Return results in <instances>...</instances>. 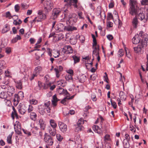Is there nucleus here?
Here are the masks:
<instances>
[{
  "instance_id": "nucleus-1",
  "label": "nucleus",
  "mask_w": 148,
  "mask_h": 148,
  "mask_svg": "<svg viewBox=\"0 0 148 148\" xmlns=\"http://www.w3.org/2000/svg\"><path fill=\"white\" fill-rule=\"evenodd\" d=\"M147 39L145 38L141 41L140 43L136 47H134V49L136 53H139L141 52L143 49L146 47L147 45Z\"/></svg>"
},
{
  "instance_id": "nucleus-2",
  "label": "nucleus",
  "mask_w": 148,
  "mask_h": 148,
  "mask_svg": "<svg viewBox=\"0 0 148 148\" xmlns=\"http://www.w3.org/2000/svg\"><path fill=\"white\" fill-rule=\"evenodd\" d=\"M73 52V50L71 47L69 45H66L62 49L61 53L62 55H64L65 53L70 54Z\"/></svg>"
},
{
  "instance_id": "nucleus-3",
  "label": "nucleus",
  "mask_w": 148,
  "mask_h": 148,
  "mask_svg": "<svg viewBox=\"0 0 148 148\" xmlns=\"http://www.w3.org/2000/svg\"><path fill=\"white\" fill-rule=\"evenodd\" d=\"M44 136V141L46 143H48L49 145H52L53 143V140L52 138L50 136L48 135L46 133L45 134Z\"/></svg>"
},
{
  "instance_id": "nucleus-4",
  "label": "nucleus",
  "mask_w": 148,
  "mask_h": 148,
  "mask_svg": "<svg viewBox=\"0 0 148 148\" xmlns=\"http://www.w3.org/2000/svg\"><path fill=\"white\" fill-rule=\"evenodd\" d=\"M129 10L130 14L132 15H136L137 14V9L135 8V6L133 3L130 5Z\"/></svg>"
},
{
  "instance_id": "nucleus-5",
  "label": "nucleus",
  "mask_w": 148,
  "mask_h": 148,
  "mask_svg": "<svg viewBox=\"0 0 148 148\" xmlns=\"http://www.w3.org/2000/svg\"><path fill=\"white\" fill-rule=\"evenodd\" d=\"M18 111L21 114H24L26 112L27 110V107L25 105L20 104L18 107Z\"/></svg>"
},
{
  "instance_id": "nucleus-6",
  "label": "nucleus",
  "mask_w": 148,
  "mask_h": 148,
  "mask_svg": "<svg viewBox=\"0 0 148 148\" xmlns=\"http://www.w3.org/2000/svg\"><path fill=\"white\" fill-rule=\"evenodd\" d=\"M58 125L60 130L63 132H66L67 130V127L66 125L64 123L59 122Z\"/></svg>"
},
{
  "instance_id": "nucleus-7",
  "label": "nucleus",
  "mask_w": 148,
  "mask_h": 148,
  "mask_svg": "<svg viewBox=\"0 0 148 148\" xmlns=\"http://www.w3.org/2000/svg\"><path fill=\"white\" fill-rule=\"evenodd\" d=\"M14 129L15 132L18 134H21V127L20 123H18L17 124H14Z\"/></svg>"
},
{
  "instance_id": "nucleus-8",
  "label": "nucleus",
  "mask_w": 148,
  "mask_h": 148,
  "mask_svg": "<svg viewBox=\"0 0 148 148\" xmlns=\"http://www.w3.org/2000/svg\"><path fill=\"white\" fill-rule=\"evenodd\" d=\"M141 38L140 37L138 34L135 35L134 37L132 39V42L133 44H137L138 43L140 42Z\"/></svg>"
},
{
  "instance_id": "nucleus-9",
  "label": "nucleus",
  "mask_w": 148,
  "mask_h": 148,
  "mask_svg": "<svg viewBox=\"0 0 148 148\" xmlns=\"http://www.w3.org/2000/svg\"><path fill=\"white\" fill-rule=\"evenodd\" d=\"M63 69V68L61 66H56L54 69L55 71L56 72V76L57 77H59L60 76V75L59 73Z\"/></svg>"
},
{
  "instance_id": "nucleus-10",
  "label": "nucleus",
  "mask_w": 148,
  "mask_h": 148,
  "mask_svg": "<svg viewBox=\"0 0 148 148\" xmlns=\"http://www.w3.org/2000/svg\"><path fill=\"white\" fill-rule=\"evenodd\" d=\"M7 92V94L10 96L12 95L13 94L15 90L14 88L12 86L8 87L7 90H5Z\"/></svg>"
},
{
  "instance_id": "nucleus-11",
  "label": "nucleus",
  "mask_w": 148,
  "mask_h": 148,
  "mask_svg": "<svg viewBox=\"0 0 148 148\" xmlns=\"http://www.w3.org/2000/svg\"><path fill=\"white\" fill-rule=\"evenodd\" d=\"M48 130L50 135L54 136L56 134V128L51 127L49 126L48 127Z\"/></svg>"
},
{
  "instance_id": "nucleus-12",
  "label": "nucleus",
  "mask_w": 148,
  "mask_h": 148,
  "mask_svg": "<svg viewBox=\"0 0 148 148\" xmlns=\"http://www.w3.org/2000/svg\"><path fill=\"white\" fill-rule=\"evenodd\" d=\"M57 91L59 94L66 95V96L69 95V94L67 90H65L63 88H59Z\"/></svg>"
},
{
  "instance_id": "nucleus-13",
  "label": "nucleus",
  "mask_w": 148,
  "mask_h": 148,
  "mask_svg": "<svg viewBox=\"0 0 148 148\" xmlns=\"http://www.w3.org/2000/svg\"><path fill=\"white\" fill-rule=\"evenodd\" d=\"M93 47L94 50L93 51L92 56L95 55V56H97L99 54V46H97V45L94 46H93Z\"/></svg>"
},
{
  "instance_id": "nucleus-14",
  "label": "nucleus",
  "mask_w": 148,
  "mask_h": 148,
  "mask_svg": "<svg viewBox=\"0 0 148 148\" xmlns=\"http://www.w3.org/2000/svg\"><path fill=\"white\" fill-rule=\"evenodd\" d=\"M60 12V10L59 9L57 8L54 9L52 14L54 18H56Z\"/></svg>"
},
{
  "instance_id": "nucleus-15",
  "label": "nucleus",
  "mask_w": 148,
  "mask_h": 148,
  "mask_svg": "<svg viewBox=\"0 0 148 148\" xmlns=\"http://www.w3.org/2000/svg\"><path fill=\"white\" fill-rule=\"evenodd\" d=\"M39 112L41 115H43L45 112V108L44 106L40 105L39 106Z\"/></svg>"
},
{
  "instance_id": "nucleus-16",
  "label": "nucleus",
  "mask_w": 148,
  "mask_h": 148,
  "mask_svg": "<svg viewBox=\"0 0 148 148\" xmlns=\"http://www.w3.org/2000/svg\"><path fill=\"white\" fill-rule=\"evenodd\" d=\"M138 18L141 21L143 20L144 22H146L147 21L146 18H145V15L143 13H140L138 16Z\"/></svg>"
},
{
  "instance_id": "nucleus-17",
  "label": "nucleus",
  "mask_w": 148,
  "mask_h": 148,
  "mask_svg": "<svg viewBox=\"0 0 148 148\" xmlns=\"http://www.w3.org/2000/svg\"><path fill=\"white\" fill-rule=\"evenodd\" d=\"M58 101V99L57 98L56 95L53 96V99L52 100V103L53 106H56L57 105V103Z\"/></svg>"
},
{
  "instance_id": "nucleus-18",
  "label": "nucleus",
  "mask_w": 148,
  "mask_h": 148,
  "mask_svg": "<svg viewBox=\"0 0 148 148\" xmlns=\"http://www.w3.org/2000/svg\"><path fill=\"white\" fill-rule=\"evenodd\" d=\"M47 6H45V11H50L53 8L52 4H51V3L49 2H47Z\"/></svg>"
},
{
  "instance_id": "nucleus-19",
  "label": "nucleus",
  "mask_w": 148,
  "mask_h": 148,
  "mask_svg": "<svg viewBox=\"0 0 148 148\" xmlns=\"http://www.w3.org/2000/svg\"><path fill=\"white\" fill-rule=\"evenodd\" d=\"M59 27L58 29H57L58 30V32H63L65 30V26H64V25L60 23L58 25V27Z\"/></svg>"
},
{
  "instance_id": "nucleus-20",
  "label": "nucleus",
  "mask_w": 148,
  "mask_h": 148,
  "mask_svg": "<svg viewBox=\"0 0 148 148\" xmlns=\"http://www.w3.org/2000/svg\"><path fill=\"white\" fill-rule=\"evenodd\" d=\"M77 16L76 14L75 13L70 14L66 18L68 19V20L70 22H71V21L72 20H74V19H73V17Z\"/></svg>"
},
{
  "instance_id": "nucleus-21",
  "label": "nucleus",
  "mask_w": 148,
  "mask_h": 148,
  "mask_svg": "<svg viewBox=\"0 0 148 148\" xmlns=\"http://www.w3.org/2000/svg\"><path fill=\"white\" fill-rule=\"evenodd\" d=\"M93 129L95 132L98 134H100L102 132L100 128L97 125H94L93 127Z\"/></svg>"
},
{
  "instance_id": "nucleus-22",
  "label": "nucleus",
  "mask_w": 148,
  "mask_h": 148,
  "mask_svg": "<svg viewBox=\"0 0 148 148\" xmlns=\"http://www.w3.org/2000/svg\"><path fill=\"white\" fill-rule=\"evenodd\" d=\"M138 35L140 37L142 38L141 40V41H142V40L145 38H146L148 39L147 38L148 34L146 33H145L143 31H140Z\"/></svg>"
},
{
  "instance_id": "nucleus-23",
  "label": "nucleus",
  "mask_w": 148,
  "mask_h": 148,
  "mask_svg": "<svg viewBox=\"0 0 148 148\" xmlns=\"http://www.w3.org/2000/svg\"><path fill=\"white\" fill-rule=\"evenodd\" d=\"M39 123L41 129L44 130L45 128L46 125L42 119H40L39 120Z\"/></svg>"
},
{
  "instance_id": "nucleus-24",
  "label": "nucleus",
  "mask_w": 148,
  "mask_h": 148,
  "mask_svg": "<svg viewBox=\"0 0 148 148\" xmlns=\"http://www.w3.org/2000/svg\"><path fill=\"white\" fill-rule=\"evenodd\" d=\"M76 29L77 28L76 27H72L71 26H65V30H66L67 31H72Z\"/></svg>"
},
{
  "instance_id": "nucleus-25",
  "label": "nucleus",
  "mask_w": 148,
  "mask_h": 148,
  "mask_svg": "<svg viewBox=\"0 0 148 148\" xmlns=\"http://www.w3.org/2000/svg\"><path fill=\"white\" fill-rule=\"evenodd\" d=\"M30 117L31 119L35 121L36 119L37 115L35 112H32L30 114Z\"/></svg>"
},
{
  "instance_id": "nucleus-26",
  "label": "nucleus",
  "mask_w": 148,
  "mask_h": 148,
  "mask_svg": "<svg viewBox=\"0 0 148 148\" xmlns=\"http://www.w3.org/2000/svg\"><path fill=\"white\" fill-rule=\"evenodd\" d=\"M138 21L136 17L135 16L133 19L132 21L133 26L136 28L138 24Z\"/></svg>"
},
{
  "instance_id": "nucleus-27",
  "label": "nucleus",
  "mask_w": 148,
  "mask_h": 148,
  "mask_svg": "<svg viewBox=\"0 0 148 148\" xmlns=\"http://www.w3.org/2000/svg\"><path fill=\"white\" fill-rule=\"evenodd\" d=\"M16 87L18 89H21L22 88V83L21 80H18L15 82Z\"/></svg>"
},
{
  "instance_id": "nucleus-28",
  "label": "nucleus",
  "mask_w": 148,
  "mask_h": 148,
  "mask_svg": "<svg viewBox=\"0 0 148 148\" xmlns=\"http://www.w3.org/2000/svg\"><path fill=\"white\" fill-rule=\"evenodd\" d=\"M119 96L121 100H125L126 98V95L123 91H121L120 92Z\"/></svg>"
},
{
  "instance_id": "nucleus-29",
  "label": "nucleus",
  "mask_w": 148,
  "mask_h": 148,
  "mask_svg": "<svg viewBox=\"0 0 148 148\" xmlns=\"http://www.w3.org/2000/svg\"><path fill=\"white\" fill-rule=\"evenodd\" d=\"M10 28L9 26L7 24L5 25V27L3 28L2 30V32L4 33L10 30Z\"/></svg>"
},
{
  "instance_id": "nucleus-30",
  "label": "nucleus",
  "mask_w": 148,
  "mask_h": 148,
  "mask_svg": "<svg viewBox=\"0 0 148 148\" xmlns=\"http://www.w3.org/2000/svg\"><path fill=\"white\" fill-rule=\"evenodd\" d=\"M123 144L125 148H129L130 147V145L129 141L124 140Z\"/></svg>"
},
{
  "instance_id": "nucleus-31",
  "label": "nucleus",
  "mask_w": 148,
  "mask_h": 148,
  "mask_svg": "<svg viewBox=\"0 0 148 148\" xmlns=\"http://www.w3.org/2000/svg\"><path fill=\"white\" fill-rule=\"evenodd\" d=\"M69 95H67L66 97L61 101V103L64 105L66 104V101L67 100L69 99Z\"/></svg>"
},
{
  "instance_id": "nucleus-32",
  "label": "nucleus",
  "mask_w": 148,
  "mask_h": 148,
  "mask_svg": "<svg viewBox=\"0 0 148 148\" xmlns=\"http://www.w3.org/2000/svg\"><path fill=\"white\" fill-rule=\"evenodd\" d=\"M50 125L51 127L56 128L57 125L55 121L52 119H51L50 121Z\"/></svg>"
},
{
  "instance_id": "nucleus-33",
  "label": "nucleus",
  "mask_w": 148,
  "mask_h": 148,
  "mask_svg": "<svg viewBox=\"0 0 148 148\" xmlns=\"http://www.w3.org/2000/svg\"><path fill=\"white\" fill-rule=\"evenodd\" d=\"M51 83L49 82H46L45 84L43 83V88L44 89H46L48 88L51 86Z\"/></svg>"
},
{
  "instance_id": "nucleus-34",
  "label": "nucleus",
  "mask_w": 148,
  "mask_h": 148,
  "mask_svg": "<svg viewBox=\"0 0 148 148\" xmlns=\"http://www.w3.org/2000/svg\"><path fill=\"white\" fill-rule=\"evenodd\" d=\"M13 111L12 112V116L13 119H14V116H16V117H18V115L16 113V111L15 110L14 108V107H13Z\"/></svg>"
},
{
  "instance_id": "nucleus-35",
  "label": "nucleus",
  "mask_w": 148,
  "mask_h": 148,
  "mask_svg": "<svg viewBox=\"0 0 148 148\" xmlns=\"http://www.w3.org/2000/svg\"><path fill=\"white\" fill-rule=\"evenodd\" d=\"M72 76V75H71V74H68L66 75L65 79L67 81H72L73 79Z\"/></svg>"
},
{
  "instance_id": "nucleus-36",
  "label": "nucleus",
  "mask_w": 148,
  "mask_h": 148,
  "mask_svg": "<svg viewBox=\"0 0 148 148\" xmlns=\"http://www.w3.org/2000/svg\"><path fill=\"white\" fill-rule=\"evenodd\" d=\"M83 127L81 125H77L75 127V130L76 132H78L83 130Z\"/></svg>"
},
{
  "instance_id": "nucleus-37",
  "label": "nucleus",
  "mask_w": 148,
  "mask_h": 148,
  "mask_svg": "<svg viewBox=\"0 0 148 148\" xmlns=\"http://www.w3.org/2000/svg\"><path fill=\"white\" fill-rule=\"evenodd\" d=\"M7 97V95L5 92H1L0 93V97L2 99H6Z\"/></svg>"
},
{
  "instance_id": "nucleus-38",
  "label": "nucleus",
  "mask_w": 148,
  "mask_h": 148,
  "mask_svg": "<svg viewBox=\"0 0 148 148\" xmlns=\"http://www.w3.org/2000/svg\"><path fill=\"white\" fill-rule=\"evenodd\" d=\"M92 37L93 38V44L92 46H94L95 45H97V42L96 41V39L95 38V36L93 34H91Z\"/></svg>"
},
{
  "instance_id": "nucleus-39",
  "label": "nucleus",
  "mask_w": 148,
  "mask_h": 148,
  "mask_svg": "<svg viewBox=\"0 0 148 148\" xmlns=\"http://www.w3.org/2000/svg\"><path fill=\"white\" fill-rule=\"evenodd\" d=\"M70 42L71 44L72 45H75L76 43L77 40L75 38H70Z\"/></svg>"
},
{
  "instance_id": "nucleus-40",
  "label": "nucleus",
  "mask_w": 148,
  "mask_h": 148,
  "mask_svg": "<svg viewBox=\"0 0 148 148\" xmlns=\"http://www.w3.org/2000/svg\"><path fill=\"white\" fill-rule=\"evenodd\" d=\"M84 121L82 118H81L80 119H79L78 121L77 125H81L83 124L84 123Z\"/></svg>"
},
{
  "instance_id": "nucleus-41",
  "label": "nucleus",
  "mask_w": 148,
  "mask_h": 148,
  "mask_svg": "<svg viewBox=\"0 0 148 148\" xmlns=\"http://www.w3.org/2000/svg\"><path fill=\"white\" fill-rule=\"evenodd\" d=\"M72 58L74 60L75 63L79 62L80 59L79 57L75 56H72Z\"/></svg>"
},
{
  "instance_id": "nucleus-42",
  "label": "nucleus",
  "mask_w": 148,
  "mask_h": 148,
  "mask_svg": "<svg viewBox=\"0 0 148 148\" xmlns=\"http://www.w3.org/2000/svg\"><path fill=\"white\" fill-rule=\"evenodd\" d=\"M86 77L85 75H82L80 77L79 79V81L81 83L84 82L85 80Z\"/></svg>"
},
{
  "instance_id": "nucleus-43",
  "label": "nucleus",
  "mask_w": 148,
  "mask_h": 148,
  "mask_svg": "<svg viewBox=\"0 0 148 148\" xmlns=\"http://www.w3.org/2000/svg\"><path fill=\"white\" fill-rule=\"evenodd\" d=\"M12 135L10 134L8 136L7 138V142L9 144H11L12 141L11 140Z\"/></svg>"
},
{
  "instance_id": "nucleus-44",
  "label": "nucleus",
  "mask_w": 148,
  "mask_h": 148,
  "mask_svg": "<svg viewBox=\"0 0 148 148\" xmlns=\"http://www.w3.org/2000/svg\"><path fill=\"white\" fill-rule=\"evenodd\" d=\"M30 103L31 104L36 105L38 103V101L36 99H33L30 100Z\"/></svg>"
},
{
  "instance_id": "nucleus-45",
  "label": "nucleus",
  "mask_w": 148,
  "mask_h": 148,
  "mask_svg": "<svg viewBox=\"0 0 148 148\" xmlns=\"http://www.w3.org/2000/svg\"><path fill=\"white\" fill-rule=\"evenodd\" d=\"M4 102L6 105L7 106H10L11 105V103L10 101L8 99H5L4 100Z\"/></svg>"
},
{
  "instance_id": "nucleus-46",
  "label": "nucleus",
  "mask_w": 148,
  "mask_h": 148,
  "mask_svg": "<svg viewBox=\"0 0 148 148\" xmlns=\"http://www.w3.org/2000/svg\"><path fill=\"white\" fill-rule=\"evenodd\" d=\"M42 68L40 66H38L35 69V71L36 73H39L42 70Z\"/></svg>"
},
{
  "instance_id": "nucleus-47",
  "label": "nucleus",
  "mask_w": 148,
  "mask_h": 148,
  "mask_svg": "<svg viewBox=\"0 0 148 148\" xmlns=\"http://www.w3.org/2000/svg\"><path fill=\"white\" fill-rule=\"evenodd\" d=\"M56 137L57 140L59 141H62L63 139V137L59 134H56Z\"/></svg>"
},
{
  "instance_id": "nucleus-48",
  "label": "nucleus",
  "mask_w": 148,
  "mask_h": 148,
  "mask_svg": "<svg viewBox=\"0 0 148 148\" xmlns=\"http://www.w3.org/2000/svg\"><path fill=\"white\" fill-rule=\"evenodd\" d=\"M70 12L67 9H66L64 11V14L65 17L67 18L68 16L70 14Z\"/></svg>"
},
{
  "instance_id": "nucleus-49",
  "label": "nucleus",
  "mask_w": 148,
  "mask_h": 148,
  "mask_svg": "<svg viewBox=\"0 0 148 148\" xmlns=\"http://www.w3.org/2000/svg\"><path fill=\"white\" fill-rule=\"evenodd\" d=\"M14 101H18L19 99L20 98L19 95H18V94H15L14 95Z\"/></svg>"
},
{
  "instance_id": "nucleus-50",
  "label": "nucleus",
  "mask_w": 148,
  "mask_h": 148,
  "mask_svg": "<svg viewBox=\"0 0 148 148\" xmlns=\"http://www.w3.org/2000/svg\"><path fill=\"white\" fill-rule=\"evenodd\" d=\"M50 101H46L44 103V105H42V106H44L45 108H48L50 105Z\"/></svg>"
},
{
  "instance_id": "nucleus-51",
  "label": "nucleus",
  "mask_w": 148,
  "mask_h": 148,
  "mask_svg": "<svg viewBox=\"0 0 148 148\" xmlns=\"http://www.w3.org/2000/svg\"><path fill=\"white\" fill-rule=\"evenodd\" d=\"M79 39L82 42H83L85 40V38L84 36L82 35H81L79 36Z\"/></svg>"
},
{
  "instance_id": "nucleus-52",
  "label": "nucleus",
  "mask_w": 148,
  "mask_h": 148,
  "mask_svg": "<svg viewBox=\"0 0 148 148\" xmlns=\"http://www.w3.org/2000/svg\"><path fill=\"white\" fill-rule=\"evenodd\" d=\"M20 7L18 4H16L14 6V9L16 12H18L20 10Z\"/></svg>"
},
{
  "instance_id": "nucleus-53",
  "label": "nucleus",
  "mask_w": 148,
  "mask_h": 148,
  "mask_svg": "<svg viewBox=\"0 0 148 148\" xmlns=\"http://www.w3.org/2000/svg\"><path fill=\"white\" fill-rule=\"evenodd\" d=\"M38 18L40 19L44 20L46 18V16L45 14H42L40 15H39Z\"/></svg>"
},
{
  "instance_id": "nucleus-54",
  "label": "nucleus",
  "mask_w": 148,
  "mask_h": 148,
  "mask_svg": "<svg viewBox=\"0 0 148 148\" xmlns=\"http://www.w3.org/2000/svg\"><path fill=\"white\" fill-rule=\"evenodd\" d=\"M124 54V53L123 49H120L119 51L118 54L120 57L123 56Z\"/></svg>"
},
{
  "instance_id": "nucleus-55",
  "label": "nucleus",
  "mask_w": 148,
  "mask_h": 148,
  "mask_svg": "<svg viewBox=\"0 0 148 148\" xmlns=\"http://www.w3.org/2000/svg\"><path fill=\"white\" fill-rule=\"evenodd\" d=\"M5 17L6 18H9L10 19L12 18L13 16H12L11 15L10 13L9 12H8L5 13Z\"/></svg>"
},
{
  "instance_id": "nucleus-56",
  "label": "nucleus",
  "mask_w": 148,
  "mask_h": 148,
  "mask_svg": "<svg viewBox=\"0 0 148 148\" xmlns=\"http://www.w3.org/2000/svg\"><path fill=\"white\" fill-rule=\"evenodd\" d=\"M27 112L28 113H31L33 110V108L32 106L29 105L28 108H27Z\"/></svg>"
},
{
  "instance_id": "nucleus-57",
  "label": "nucleus",
  "mask_w": 148,
  "mask_h": 148,
  "mask_svg": "<svg viewBox=\"0 0 148 148\" xmlns=\"http://www.w3.org/2000/svg\"><path fill=\"white\" fill-rule=\"evenodd\" d=\"M113 18V16L111 13H108L107 19L108 20H111Z\"/></svg>"
},
{
  "instance_id": "nucleus-58",
  "label": "nucleus",
  "mask_w": 148,
  "mask_h": 148,
  "mask_svg": "<svg viewBox=\"0 0 148 148\" xmlns=\"http://www.w3.org/2000/svg\"><path fill=\"white\" fill-rule=\"evenodd\" d=\"M5 51L7 53H9L11 51V48L9 47H7L5 48Z\"/></svg>"
},
{
  "instance_id": "nucleus-59",
  "label": "nucleus",
  "mask_w": 148,
  "mask_h": 148,
  "mask_svg": "<svg viewBox=\"0 0 148 148\" xmlns=\"http://www.w3.org/2000/svg\"><path fill=\"white\" fill-rule=\"evenodd\" d=\"M43 83H42L38 82V87H39V90H40L41 88H43Z\"/></svg>"
},
{
  "instance_id": "nucleus-60",
  "label": "nucleus",
  "mask_w": 148,
  "mask_h": 148,
  "mask_svg": "<svg viewBox=\"0 0 148 148\" xmlns=\"http://www.w3.org/2000/svg\"><path fill=\"white\" fill-rule=\"evenodd\" d=\"M125 139L124 140H125L127 141H129L130 140V137L129 135L128 134H126L125 135Z\"/></svg>"
},
{
  "instance_id": "nucleus-61",
  "label": "nucleus",
  "mask_w": 148,
  "mask_h": 148,
  "mask_svg": "<svg viewBox=\"0 0 148 148\" xmlns=\"http://www.w3.org/2000/svg\"><path fill=\"white\" fill-rule=\"evenodd\" d=\"M141 3L143 5H146L148 3V0H142L141 1Z\"/></svg>"
},
{
  "instance_id": "nucleus-62",
  "label": "nucleus",
  "mask_w": 148,
  "mask_h": 148,
  "mask_svg": "<svg viewBox=\"0 0 148 148\" xmlns=\"http://www.w3.org/2000/svg\"><path fill=\"white\" fill-rule=\"evenodd\" d=\"M18 95H19L20 98L22 99L24 97L23 92L22 91L19 92L18 93Z\"/></svg>"
},
{
  "instance_id": "nucleus-63",
  "label": "nucleus",
  "mask_w": 148,
  "mask_h": 148,
  "mask_svg": "<svg viewBox=\"0 0 148 148\" xmlns=\"http://www.w3.org/2000/svg\"><path fill=\"white\" fill-rule=\"evenodd\" d=\"M110 140V136L108 134H106L104 137V140L105 141L109 140Z\"/></svg>"
},
{
  "instance_id": "nucleus-64",
  "label": "nucleus",
  "mask_w": 148,
  "mask_h": 148,
  "mask_svg": "<svg viewBox=\"0 0 148 148\" xmlns=\"http://www.w3.org/2000/svg\"><path fill=\"white\" fill-rule=\"evenodd\" d=\"M8 87H10V86H9L8 85L6 84L1 85V88L4 89H7Z\"/></svg>"
}]
</instances>
